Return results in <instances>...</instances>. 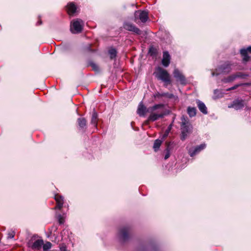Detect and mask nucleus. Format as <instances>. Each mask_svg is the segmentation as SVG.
<instances>
[{"mask_svg": "<svg viewBox=\"0 0 251 251\" xmlns=\"http://www.w3.org/2000/svg\"><path fill=\"white\" fill-rule=\"evenodd\" d=\"M124 27L126 30L132 31L137 34H140L141 33L140 30L136 27L133 25L129 23H126L124 25Z\"/></svg>", "mask_w": 251, "mask_h": 251, "instance_id": "8", "label": "nucleus"}, {"mask_svg": "<svg viewBox=\"0 0 251 251\" xmlns=\"http://www.w3.org/2000/svg\"><path fill=\"white\" fill-rule=\"evenodd\" d=\"M167 149L166 150V153L165 155V159H167L170 156V149L169 148V144L168 143H167Z\"/></svg>", "mask_w": 251, "mask_h": 251, "instance_id": "26", "label": "nucleus"}, {"mask_svg": "<svg viewBox=\"0 0 251 251\" xmlns=\"http://www.w3.org/2000/svg\"><path fill=\"white\" fill-rule=\"evenodd\" d=\"M42 246L44 251H48L51 247V244L49 242H47L45 244H43Z\"/></svg>", "mask_w": 251, "mask_h": 251, "instance_id": "23", "label": "nucleus"}, {"mask_svg": "<svg viewBox=\"0 0 251 251\" xmlns=\"http://www.w3.org/2000/svg\"><path fill=\"white\" fill-rule=\"evenodd\" d=\"M199 110L203 114H207V108L204 103L198 100L197 101Z\"/></svg>", "mask_w": 251, "mask_h": 251, "instance_id": "16", "label": "nucleus"}, {"mask_svg": "<svg viewBox=\"0 0 251 251\" xmlns=\"http://www.w3.org/2000/svg\"><path fill=\"white\" fill-rule=\"evenodd\" d=\"M139 19L143 22H146L148 19V13L146 11H137L135 12V19L136 21L137 19Z\"/></svg>", "mask_w": 251, "mask_h": 251, "instance_id": "4", "label": "nucleus"}, {"mask_svg": "<svg viewBox=\"0 0 251 251\" xmlns=\"http://www.w3.org/2000/svg\"><path fill=\"white\" fill-rule=\"evenodd\" d=\"M191 128V127H190L189 125H186V127L185 128V133L184 134V135H183L182 133V137H181L182 140H184L185 139L188 133L190 132Z\"/></svg>", "mask_w": 251, "mask_h": 251, "instance_id": "21", "label": "nucleus"}, {"mask_svg": "<svg viewBox=\"0 0 251 251\" xmlns=\"http://www.w3.org/2000/svg\"><path fill=\"white\" fill-rule=\"evenodd\" d=\"M189 125L188 120L187 117L184 116L181 117V128L182 130V133L184 135L185 133V128L186 127V125Z\"/></svg>", "mask_w": 251, "mask_h": 251, "instance_id": "14", "label": "nucleus"}, {"mask_svg": "<svg viewBox=\"0 0 251 251\" xmlns=\"http://www.w3.org/2000/svg\"><path fill=\"white\" fill-rule=\"evenodd\" d=\"M170 62V56L167 51L163 52V58L162 60V65L165 67L169 66Z\"/></svg>", "mask_w": 251, "mask_h": 251, "instance_id": "10", "label": "nucleus"}, {"mask_svg": "<svg viewBox=\"0 0 251 251\" xmlns=\"http://www.w3.org/2000/svg\"><path fill=\"white\" fill-rule=\"evenodd\" d=\"M230 71V67L228 64H225L223 66H222L218 68L216 70V72H213L212 75H218L221 73H227Z\"/></svg>", "mask_w": 251, "mask_h": 251, "instance_id": "6", "label": "nucleus"}, {"mask_svg": "<svg viewBox=\"0 0 251 251\" xmlns=\"http://www.w3.org/2000/svg\"><path fill=\"white\" fill-rule=\"evenodd\" d=\"M121 236L124 238H126L127 235V231L126 229H122L120 231Z\"/></svg>", "mask_w": 251, "mask_h": 251, "instance_id": "25", "label": "nucleus"}, {"mask_svg": "<svg viewBox=\"0 0 251 251\" xmlns=\"http://www.w3.org/2000/svg\"><path fill=\"white\" fill-rule=\"evenodd\" d=\"M98 122V115L96 112H94L92 114L91 119V124L94 125V126H96Z\"/></svg>", "mask_w": 251, "mask_h": 251, "instance_id": "19", "label": "nucleus"}, {"mask_svg": "<svg viewBox=\"0 0 251 251\" xmlns=\"http://www.w3.org/2000/svg\"><path fill=\"white\" fill-rule=\"evenodd\" d=\"M14 232L13 231H12L8 233V238H12L14 236Z\"/></svg>", "mask_w": 251, "mask_h": 251, "instance_id": "30", "label": "nucleus"}, {"mask_svg": "<svg viewBox=\"0 0 251 251\" xmlns=\"http://www.w3.org/2000/svg\"><path fill=\"white\" fill-rule=\"evenodd\" d=\"M147 111L150 113V116L145 122L146 124H148L150 121L153 122L162 118L164 115V106L163 104H156L148 108Z\"/></svg>", "mask_w": 251, "mask_h": 251, "instance_id": "1", "label": "nucleus"}, {"mask_svg": "<svg viewBox=\"0 0 251 251\" xmlns=\"http://www.w3.org/2000/svg\"><path fill=\"white\" fill-rule=\"evenodd\" d=\"M187 112L190 117H194L196 114V109L194 107H188Z\"/></svg>", "mask_w": 251, "mask_h": 251, "instance_id": "20", "label": "nucleus"}, {"mask_svg": "<svg viewBox=\"0 0 251 251\" xmlns=\"http://www.w3.org/2000/svg\"><path fill=\"white\" fill-rule=\"evenodd\" d=\"M171 126L170 125L167 128V129H166V130L165 131L163 136V138L164 139L169 134V133L170 132V130H171Z\"/></svg>", "mask_w": 251, "mask_h": 251, "instance_id": "27", "label": "nucleus"}, {"mask_svg": "<svg viewBox=\"0 0 251 251\" xmlns=\"http://www.w3.org/2000/svg\"><path fill=\"white\" fill-rule=\"evenodd\" d=\"M247 52L251 53V46L247 49H242L240 50L241 54L243 57V60L245 62L248 61L249 57L247 55Z\"/></svg>", "mask_w": 251, "mask_h": 251, "instance_id": "11", "label": "nucleus"}, {"mask_svg": "<svg viewBox=\"0 0 251 251\" xmlns=\"http://www.w3.org/2000/svg\"><path fill=\"white\" fill-rule=\"evenodd\" d=\"M174 77L179 81L181 84H185L186 83V79L184 76L177 69H175L173 72Z\"/></svg>", "mask_w": 251, "mask_h": 251, "instance_id": "5", "label": "nucleus"}, {"mask_svg": "<svg viewBox=\"0 0 251 251\" xmlns=\"http://www.w3.org/2000/svg\"><path fill=\"white\" fill-rule=\"evenodd\" d=\"M109 53L110 55V58L113 59L116 56V50L114 49H111L109 50Z\"/></svg>", "mask_w": 251, "mask_h": 251, "instance_id": "24", "label": "nucleus"}, {"mask_svg": "<svg viewBox=\"0 0 251 251\" xmlns=\"http://www.w3.org/2000/svg\"><path fill=\"white\" fill-rule=\"evenodd\" d=\"M155 74L157 78L164 82L165 84L171 83L170 76L166 70L161 67H158L157 68Z\"/></svg>", "mask_w": 251, "mask_h": 251, "instance_id": "2", "label": "nucleus"}, {"mask_svg": "<svg viewBox=\"0 0 251 251\" xmlns=\"http://www.w3.org/2000/svg\"><path fill=\"white\" fill-rule=\"evenodd\" d=\"M91 65L92 69L94 70H95V71H98L99 70V67L98 66V65L97 64L92 63V64H91Z\"/></svg>", "mask_w": 251, "mask_h": 251, "instance_id": "28", "label": "nucleus"}, {"mask_svg": "<svg viewBox=\"0 0 251 251\" xmlns=\"http://www.w3.org/2000/svg\"><path fill=\"white\" fill-rule=\"evenodd\" d=\"M78 123L79 126L81 128H84L86 125V121L84 118H79Z\"/></svg>", "mask_w": 251, "mask_h": 251, "instance_id": "22", "label": "nucleus"}, {"mask_svg": "<svg viewBox=\"0 0 251 251\" xmlns=\"http://www.w3.org/2000/svg\"><path fill=\"white\" fill-rule=\"evenodd\" d=\"M67 12L69 15L73 14L76 11V6L73 3H70L67 6Z\"/></svg>", "mask_w": 251, "mask_h": 251, "instance_id": "17", "label": "nucleus"}, {"mask_svg": "<svg viewBox=\"0 0 251 251\" xmlns=\"http://www.w3.org/2000/svg\"><path fill=\"white\" fill-rule=\"evenodd\" d=\"M206 147V145L205 144H202L196 147L194 149H189L188 151V153L190 156L193 157L196 154L198 153L201 150H203Z\"/></svg>", "mask_w": 251, "mask_h": 251, "instance_id": "7", "label": "nucleus"}, {"mask_svg": "<svg viewBox=\"0 0 251 251\" xmlns=\"http://www.w3.org/2000/svg\"><path fill=\"white\" fill-rule=\"evenodd\" d=\"M244 106V101L241 100H237L233 101L231 106H229L228 107H233L236 110L240 109L243 108Z\"/></svg>", "mask_w": 251, "mask_h": 251, "instance_id": "9", "label": "nucleus"}, {"mask_svg": "<svg viewBox=\"0 0 251 251\" xmlns=\"http://www.w3.org/2000/svg\"><path fill=\"white\" fill-rule=\"evenodd\" d=\"M54 198H55V200L57 203V205L55 208V209L58 208V209H60L62 208L63 204V198L58 195H56L55 196Z\"/></svg>", "mask_w": 251, "mask_h": 251, "instance_id": "12", "label": "nucleus"}, {"mask_svg": "<svg viewBox=\"0 0 251 251\" xmlns=\"http://www.w3.org/2000/svg\"><path fill=\"white\" fill-rule=\"evenodd\" d=\"M147 108L142 104H140L137 109L138 114L141 116H144L146 112H148Z\"/></svg>", "mask_w": 251, "mask_h": 251, "instance_id": "15", "label": "nucleus"}, {"mask_svg": "<svg viewBox=\"0 0 251 251\" xmlns=\"http://www.w3.org/2000/svg\"><path fill=\"white\" fill-rule=\"evenodd\" d=\"M58 222H59V224H63L64 222V219L61 215H59L58 216Z\"/></svg>", "mask_w": 251, "mask_h": 251, "instance_id": "29", "label": "nucleus"}, {"mask_svg": "<svg viewBox=\"0 0 251 251\" xmlns=\"http://www.w3.org/2000/svg\"><path fill=\"white\" fill-rule=\"evenodd\" d=\"M162 142V140L159 139H156L154 141L153 148L155 151H157L159 150Z\"/></svg>", "mask_w": 251, "mask_h": 251, "instance_id": "18", "label": "nucleus"}, {"mask_svg": "<svg viewBox=\"0 0 251 251\" xmlns=\"http://www.w3.org/2000/svg\"><path fill=\"white\" fill-rule=\"evenodd\" d=\"M84 25V22L80 19H76L71 22L70 29L73 33L80 32Z\"/></svg>", "mask_w": 251, "mask_h": 251, "instance_id": "3", "label": "nucleus"}, {"mask_svg": "<svg viewBox=\"0 0 251 251\" xmlns=\"http://www.w3.org/2000/svg\"><path fill=\"white\" fill-rule=\"evenodd\" d=\"M43 245V241L41 239L36 240L31 246V248L33 250H40Z\"/></svg>", "mask_w": 251, "mask_h": 251, "instance_id": "13", "label": "nucleus"}]
</instances>
